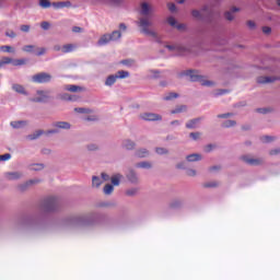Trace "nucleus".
<instances>
[{
	"label": "nucleus",
	"instance_id": "obj_53",
	"mask_svg": "<svg viewBox=\"0 0 280 280\" xmlns=\"http://www.w3.org/2000/svg\"><path fill=\"white\" fill-rule=\"evenodd\" d=\"M40 27L44 30H49V27H51V24H49V22H42Z\"/></svg>",
	"mask_w": 280,
	"mask_h": 280
},
{
	"label": "nucleus",
	"instance_id": "obj_13",
	"mask_svg": "<svg viewBox=\"0 0 280 280\" xmlns=\"http://www.w3.org/2000/svg\"><path fill=\"white\" fill-rule=\"evenodd\" d=\"M37 95H39V97L34 98L33 102H47V100H49V95H47L45 91H37Z\"/></svg>",
	"mask_w": 280,
	"mask_h": 280
},
{
	"label": "nucleus",
	"instance_id": "obj_20",
	"mask_svg": "<svg viewBox=\"0 0 280 280\" xmlns=\"http://www.w3.org/2000/svg\"><path fill=\"white\" fill-rule=\"evenodd\" d=\"M52 5H54V8L59 10L60 8H69V7H71V2H69V1H66V2H54Z\"/></svg>",
	"mask_w": 280,
	"mask_h": 280
},
{
	"label": "nucleus",
	"instance_id": "obj_16",
	"mask_svg": "<svg viewBox=\"0 0 280 280\" xmlns=\"http://www.w3.org/2000/svg\"><path fill=\"white\" fill-rule=\"evenodd\" d=\"M118 79H119V75L117 74H112L107 77L105 81L106 86H113V84H115V82H117Z\"/></svg>",
	"mask_w": 280,
	"mask_h": 280
},
{
	"label": "nucleus",
	"instance_id": "obj_34",
	"mask_svg": "<svg viewBox=\"0 0 280 280\" xmlns=\"http://www.w3.org/2000/svg\"><path fill=\"white\" fill-rule=\"evenodd\" d=\"M36 49V46L34 45H26L22 48V51H25L26 54H32Z\"/></svg>",
	"mask_w": 280,
	"mask_h": 280
},
{
	"label": "nucleus",
	"instance_id": "obj_47",
	"mask_svg": "<svg viewBox=\"0 0 280 280\" xmlns=\"http://www.w3.org/2000/svg\"><path fill=\"white\" fill-rule=\"evenodd\" d=\"M10 159H12V155L10 153L0 155V161H10Z\"/></svg>",
	"mask_w": 280,
	"mask_h": 280
},
{
	"label": "nucleus",
	"instance_id": "obj_5",
	"mask_svg": "<svg viewBox=\"0 0 280 280\" xmlns=\"http://www.w3.org/2000/svg\"><path fill=\"white\" fill-rule=\"evenodd\" d=\"M141 119L144 121H161L163 118L159 114L144 113L141 115Z\"/></svg>",
	"mask_w": 280,
	"mask_h": 280
},
{
	"label": "nucleus",
	"instance_id": "obj_41",
	"mask_svg": "<svg viewBox=\"0 0 280 280\" xmlns=\"http://www.w3.org/2000/svg\"><path fill=\"white\" fill-rule=\"evenodd\" d=\"M137 156H139L140 159H145V156H148V150L141 149L137 151Z\"/></svg>",
	"mask_w": 280,
	"mask_h": 280
},
{
	"label": "nucleus",
	"instance_id": "obj_9",
	"mask_svg": "<svg viewBox=\"0 0 280 280\" xmlns=\"http://www.w3.org/2000/svg\"><path fill=\"white\" fill-rule=\"evenodd\" d=\"M110 40H113V37L110 36V34H105V35L101 36V38L97 42V45L100 47H102L104 45H108V43H110Z\"/></svg>",
	"mask_w": 280,
	"mask_h": 280
},
{
	"label": "nucleus",
	"instance_id": "obj_24",
	"mask_svg": "<svg viewBox=\"0 0 280 280\" xmlns=\"http://www.w3.org/2000/svg\"><path fill=\"white\" fill-rule=\"evenodd\" d=\"M12 128H23V126H27V121L25 120H18V121H11Z\"/></svg>",
	"mask_w": 280,
	"mask_h": 280
},
{
	"label": "nucleus",
	"instance_id": "obj_38",
	"mask_svg": "<svg viewBox=\"0 0 280 280\" xmlns=\"http://www.w3.org/2000/svg\"><path fill=\"white\" fill-rule=\"evenodd\" d=\"M35 183H36V180H34V179L26 182L25 185L20 186L21 191H25V189H27V187H30V185H34Z\"/></svg>",
	"mask_w": 280,
	"mask_h": 280
},
{
	"label": "nucleus",
	"instance_id": "obj_36",
	"mask_svg": "<svg viewBox=\"0 0 280 280\" xmlns=\"http://www.w3.org/2000/svg\"><path fill=\"white\" fill-rule=\"evenodd\" d=\"M109 36L112 37V40H119V38H121V32L114 31Z\"/></svg>",
	"mask_w": 280,
	"mask_h": 280
},
{
	"label": "nucleus",
	"instance_id": "obj_37",
	"mask_svg": "<svg viewBox=\"0 0 280 280\" xmlns=\"http://www.w3.org/2000/svg\"><path fill=\"white\" fill-rule=\"evenodd\" d=\"M136 167H141L143 170H150V167H152V164H150L149 162H140L136 165Z\"/></svg>",
	"mask_w": 280,
	"mask_h": 280
},
{
	"label": "nucleus",
	"instance_id": "obj_26",
	"mask_svg": "<svg viewBox=\"0 0 280 280\" xmlns=\"http://www.w3.org/2000/svg\"><path fill=\"white\" fill-rule=\"evenodd\" d=\"M103 191L106 196H110V194H113V191H115V187L110 184H107V185H105Z\"/></svg>",
	"mask_w": 280,
	"mask_h": 280
},
{
	"label": "nucleus",
	"instance_id": "obj_58",
	"mask_svg": "<svg viewBox=\"0 0 280 280\" xmlns=\"http://www.w3.org/2000/svg\"><path fill=\"white\" fill-rule=\"evenodd\" d=\"M20 30L21 32H30V25H22Z\"/></svg>",
	"mask_w": 280,
	"mask_h": 280
},
{
	"label": "nucleus",
	"instance_id": "obj_2",
	"mask_svg": "<svg viewBox=\"0 0 280 280\" xmlns=\"http://www.w3.org/2000/svg\"><path fill=\"white\" fill-rule=\"evenodd\" d=\"M186 75L190 78L191 82H200L201 86H213V82L206 80L198 70H187Z\"/></svg>",
	"mask_w": 280,
	"mask_h": 280
},
{
	"label": "nucleus",
	"instance_id": "obj_31",
	"mask_svg": "<svg viewBox=\"0 0 280 280\" xmlns=\"http://www.w3.org/2000/svg\"><path fill=\"white\" fill-rule=\"evenodd\" d=\"M120 180H121V175H119V174L114 175V176L112 177V184H113L115 187H118Z\"/></svg>",
	"mask_w": 280,
	"mask_h": 280
},
{
	"label": "nucleus",
	"instance_id": "obj_12",
	"mask_svg": "<svg viewBox=\"0 0 280 280\" xmlns=\"http://www.w3.org/2000/svg\"><path fill=\"white\" fill-rule=\"evenodd\" d=\"M200 121L201 118H194L186 124V128L194 130L195 128H198V124H200Z\"/></svg>",
	"mask_w": 280,
	"mask_h": 280
},
{
	"label": "nucleus",
	"instance_id": "obj_6",
	"mask_svg": "<svg viewBox=\"0 0 280 280\" xmlns=\"http://www.w3.org/2000/svg\"><path fill=\"white\" fill-rule=\"evenodd\" d=\"M242 161L247 163V165H261V163H264L261 159L248 158L246 155L242 156Z\"/></svg>",
	"mask_w": 280,
	"mask_h": 280
},
{
	"label": "nucleus",
	"instance_id": "obj_23",
	"mask_svg": "<svg viewBox=\"0 0 280 280\" xmlns=\"http://www.w3.org/2000/svg\"><path fill=\"white\" fill-rule=\"evenodd\" d=\"M7 178L9 180H18V178H21V173L19 172L7 173Z\"/></svg>",
	"mask_w": 280,
	"mask_h": 280
},
{
	"label": "nucleus",
	"instance_id": "obj_42",
	"mask_svg": "<svg viewBox=\"0 0 280 280\" xmlns=\"http://www.w3.org/2000/svg\"><path fill=\"white\" fill-rule=\"evenodd\" d=\"M74 112L81 113V114H89V113H91V109L84 108V107H77V108H74Z\"/></svg>",
	"mask_w": 280,
	"mask_h": 280
},
{
	"label": "nucleus",
	"instance_id": "obj_22",
	"mask_svg": "<svg viewBox=\"0 0 280 280\" xmlns=\"http://www.w3.org/2000/svg\"><path fill=\"white\" fill-rule=\"evenodd\" d=\"M65 89L70 93H78V91H82V88L78 85H66Z\"/></svg>",
	"mask_w": 280,
	"mask_h": 280
},
{
	"label": "nucleus",
	"instance_id": "obj_32",
	"mask_svg": "<svg viewBox=\"0 0 280 280\" xmlns=\"http://www.w3.org/2000/svg\"><path fill=\"white\" fill-rule=\"evenodd\" d=\"M13 91H15L16 93H22V95H24L25 88H23V85H21V84H14L13 85Z\"/></svg>",
	"mask_w": 280,
	"mask_h": 280
},
{
	"label": "nucleus",
	"instance_id": "obj_51",
	"mask_svg": "<svg viewBox=\"0 0 280 280\" xmlns=\"http://www.w3.org/2000/svg\"><path fill=\"white\" fill-rule=\"evenodd\" d=\"M232 116H233V114L226 113V114H220V115H218V118H219V119H226L228 117H232Z\"/></svg>",
	"mask_w": 280,
	"mask_h": 280
},
{
	"label": "nucleus",
	"instance_id": "obj_57",
	"mask_svg": "<svg viewBox=\"0 0 280 280\" xmlns=\"http://www.w3.org/2000/svg\"><path fill=\"white\" fill-rule=\"evenodd\" d=\"M47 51V49L45 48H39V51L36 52V56H45V52Z\"/></svg>",
	"mask_w": 280,
	"mask_h": 280
},
{
	"label": "nucleus",
	"instance_id": "obj_45",
	"mask_svg": "<svg viewBox=\"0 0 280 280\" xmlns=\"http://www.w3.org/2000/svg\"><path fill=\"white\" fill-rule=\"evenodd\" d=\"M261 141H262V143H270V141H275V138L270 137V136H264L261 138Z\"/></svg>",
	"mask_w": 280,
	"mask_h": 280
},
{
	"label": "nucleus",
	"instance_id": "obj_11",
	"mask_svg": "<svg viewBox=\"0 0 280 280\" xmlns=\"http://www.w3.org/2000/svg\"><path fill=\"white\" fill-rule=\"evenodd\" d=\"M167 23L168 25H171V27H176L177 30H185V24H176V19L174 16H170L167 19Z\"/></svg>",
	"mask_w": 280,
	"mask_h": 280
},
{
	"label": "nucleus",
	"instance_id": "obj_52",
	"mask_svg": "<svg viewBox=\"0 0 280 280\" xmlns=\"http://www.w3.org/2000/svg\"><path fill=\"white\" fill-rule=\"evenodd\" d=\"M203 187H206V188L218 187V183L217 182L206 183V184H203Z\"/></svg>",
	"mask_w": 280,
	"mask_h": 280
},
{
	"label": "nucleus",
	"instance_id": "obj_64",
	"mask_svg": "<svg viewBox=\"0 0 280 280\" xmlns=\"http://www.w3.org/2000/svg\"><path fill=\"white\" fill-rule=\"evenodd\" d=\"M103 180H110V177L106 173H102Z\"/></svg>",
	"mask_w": 280,
	"mask_h": 280
},
{
	"label": "nucleus",
	"instance_id": "obj_60",
	"mask_svg": "<svg viewBox=\"0 0 280 280\" xmlns=\"http://www.w3.org/2000/svg\"><path fill=\"white\" fill-rule=\"evenodd\" d=\"M213 150V145L212 144H208L205 147V152H211Z\"/></svg>",
	"mask_w": 280,
	"mask_h": 280
},
{
	"label": "nucleus",
	"instance_id": "obj_3",
	"mask_svg": "<svg viewBox=\"0 0 280 280\" xmlns=\"http://www.w3.org/2000/svg\"><path fill=\"white\" fill-rule=\"evenodd\" d=\"M32 82L35 84H47V82H51V74L47 72H39L32 77Z\"/></svg>",
	"mask_w": 280,
	"mask_h": 280
},
{
	"label": "nucleus",
	"instance_id": "obj_46",
	"mask_svg": "<svg viewBox=\"0 0 280 280\" xmlns=\"http://www.w3.org/2000/svg\"><path fill=\"white\" fill-rule=\"evenodd\" d=\"M1 61H2V65H11V62L12 63L14 62V60H12V58L10 57H3Z\"/></svg>",
	"mask_w": 280,
	"mask_h": 280
},
{
	"label": "nucleus",
	"instance_id": "obj_55",
	"mask_svg": "<svg viewBox=\"0 0 280 280\" xmlns=\"http://www.w3.org/2000/svg\"><path fill=\"white\" fill-rule=\"evenodd\" d=\"M72 32H73L74 34H80V32H82V27H80V26H74V27H72Z\"/></svg>",
	"mask_w": 280,
	"mask_h": 280
},
{
	"label": "nucleus",
	"instance_id": "obj_1",
	"mask_svg": "<svg viewBox=\"0 0 280 280\" xmlns=\"http://www.w3.org/2000/svg\"><path fill=\"white\" fill-rule=\"evenodd\" d=\"M139 27H141L142 34H147V36H152V38H155V40L159 43V34L154 31H150V25H152V22L148 18H141L138 22Z\"/></svg>",
	"mask_w": 280,
	"mask_h": 280
},
{
	"label": "nucleus",
	"instance_id": "obj_35",
	"mask_svg": "<svg viewBox=\"0 0 280 280\" xmlns=\"http://www.w3.org/2000/svg\"><path fill=\"white\" fill-rule=\"evenodd\" d=\"M237 122L235 120H225L222 124L223 128H233V126H235Z\"/></svg>",
	"mask_w": 280,
	"mask_h": 280
},
{
	"label": "nucleus",
	"instance_id": "obj_62",
	"mask_svg": "<svg viewBox=\"0 0 280 280\" xmlns=\"http://www.w3.org/2000/svg\"><path fill=\"white\" fill-rule=\"evenodd\" d=\"M187 176H196V171L195 170H188L187 171Z\"/></svg>",
	"mask_w": 280,
	"mask_h": 280
},
{
	"label": "nucleus",
	"instance_id": "obj_4",
	"mask_svg": "<svg viewBox=\"0 0 280 280\" xmlns=\"http://www.w3.org/2000/svg\"><path fill=\"white\" fill-rule=\"evenodd\" d=\"M58 205V199L54 197H48L44 200V209L46 211H54Z\"/></svg>",
	"mask_w": 280,
	"mask_h": 280
},
{
	"label": "nucleus",
	"instance_id": "obj_19",
	"mask_svg": "<svg viewBox=\"0 0 280 280\" xmlns=\"http://www.w3.org/2000/svg\"><path fill=\"white\" fill-rule=\"evenodd\" d=\"M61 100H63L65 102H75V100H78V97L75 95L63 93V94H61Z\"/></svg>",
	"mask_w": 280,
	"mask_h": 280
},
{
	"label": "nucleus",
	"instance_id": "obj_40",
	"mask_svg": "<svg viewBox=\"0 0 280 280\" xmlns=\"http://www.w3.org/2000/svg\"><path fill=\"white\" fill-rule=\"evenodd\" d=\"M92 185H93V187H100V185H102V179H100V177H97V176H94L92 178Z\"/></svg>",
	"mask_w": 280,
	"mask_h": 280
},
{
	"label": "nucleus",
	"instance_id": "obj_15",
	"mask_svg": "<svg viewBox=\"0 0 280 280\" xmlns=\"http://www.w3.org/2000/svg\"><path fill=\"white\" fill-rule=\"evenodd\" d=\"M54 128H61L62 130H69L71 128V125L67 121H57L52 124Z\"/></svg>",
	"mask_w": 280,
	"mask_h": 280
},
{
	"label": "nucleus",
	"instance_id": "obj_49",
	"mask_svg": "<svg viewBox=\"0 0 280 280\" xmlns=\"http://www.w3.org/2000/svg\"><path fill=\"white\" fill-rule=\"evenodd\" d=\"M190 138L194 139V141H198V139H200V132H191Z\"/></svg>",
	"mask_w": 280,
	"mask_h": 280
},
{
	"label": "nucleus",
	"instance_id": "obj_50",
	"mask_svg": "<svg viewBox=\"0 0 280 280\" xmlns=\"http://www.w3.org/2000/svg\"><path fill=\"white\" fill-rule=\"evenodd\" d=\"M5 36L9 38H16V33H14V31H7Z\"/></svg>",
	"mask_w": 280,
	"mask_h": 280
},
{
	"label": "nucleus",
	"instance_id": "obj_43",
	"mask_svg": "<svg viewBox=\"0 0 280 280\" xmlns=\"http://www.w3.org/2000/svg\"><path fill=\"white\" fill-rule=\"evenodd\" d=\"M117 75L118 78H120V80H124V78H128L130 75V72L121 70V71H118Z\"/></svg>",
	"mask_w": 280,
	"mask_h": 280
},
{
	"label": "nucleus",
	"instance_id": "obj_54",
	"mask_svg": "<svg viewBox=\"0 0 280 280\" xmlns=\"http://www.w3.org/2000/svg\"><path fill=\"white\" fill-rule=\"evenodd\" d=\"M167 8H168L170 12H174V11L176 10V4H174V3H168V4H167Z\"/></svg>",
	"mask_w": 280,
	"mask_h": 280
},
{
	"label": "nucleus",
	"instance_id": "obj_44",
	"mask_svg": "<svg viewBox=\"0 0 280 280\" xmlns=\"http://www.w3.org/2000/svg\"><path fill=\"white\" fill-rule=\"evenodd\" d=\"M39 5L42 8H50L51 7V2H49V0H40L39 1Z\"/></svg>",
	"mask_w": 280,
	"mask_h": 280
},
{
	"label": "nucleus",
	"instance_id": "obj_14",
	"mask_svg": "<svg viewBox=\"0 0 280 280\" xmlns=\"http://www.w3.org/2000/svg\"><path fill=\"white\" fill-rule=\"evenodd\" d=\"M277 80L276 78L272 77H258L257 82L258 84H270V82H275Z\"/></svg>",
	"mask_w": 280,
	"mask_h": 280
},
{
	"label": "nucleus",
	"instance_id": "obj_21",
	"mask_svg": "<svg viewBox=\"0 0 280 280\" xmlns=\"http://www.w3.org/2000/svg\"><path fill=\"white\" fill-rule=\"evenodd\" d=\"M233 12H240V9L234 7L231 9V11L225 12V19L228 21H233V19H234Z\"/></svg>",
	"mask_w": 280,
	"mask_h": 280
},
{
	"label": "nucleus",
	"instance_id": "obj_28",
	"mask_svg": "<svg viewBox=\"0 0 280 280\" xmlns=\"http://www.w3.org/2000/svg\"><path fill=\"white\" fill-rule=\"evenodd\" d=\"M127 178L130 180V183H137V180H139L135 171H130L127 175Z\"/></svg>",
	"mask_w": 280,
	"mask_h": 280
},
{
	"label": "nucleus",
	"instance_id": "obj_33",
	"mask_svg": "<svg viewBox=\"0 0 280 280\" xmlns=\"http://www.w3.org/2000/svg\"><path fill=\"white\" fill-rule=\"evenodd\" d=\"M185 110H187V106L180 105L177 108L173 109L171 113H172V115H176V114L183 113Z\"/></svg>",
	"mask_w": 280,
	"mask_h": 280
},
{
	"label": "nucleus",
	"instance_id": "obj_63",
	"mask_svg": "<svg viewBox=\"0 0 280 280\" xmlns=\"http://www.w3.org/2000/svg\"><path fill=\"white\" fill-rule=\"evenodd\" d=\"M279 153H280V150H279V149L271 150V151L269 152V154H270L271 156H275V154H279Z\"/></svg>",
	"mask_w": 280,
	"mask_h": 280
},
{
	"label": "nucleus",
	"instance_id": "obj_10",
	"mask_svg": "<svg viewBox=\"0 0 280 280\" xmlns=\"http://www.w3.org/2000/svg\"><path fill=\"white\" fill-rule=\"evenodd\" d=\"M208 7H203L201 11L192 10L191 15L194 19H198L199 21L202 20V16H205V12H207Z\"/></svg>",
	"mask_w": 280,
	"mask_h": 280
},
{
	"label": "nucleus",
	"instance_id": "obj_48",
	"mask_svg": "<svg viewBox=\"0 0 280 280\" xmlns=\"http://www.w3.org/2000/svg\"><path fill=\"white\" fill-rule=\"evenodd\" d=\"M155 152H156V154H167V149L156 148Z\"/></svg>",
	"mask_w": 280,
	"mask_h": 280
},
{
	"label": "nucleus",
	"instance_id": "obj_29",
	"mask_svg": "<svg viewBox=\"0 0 280 280\" xmlns=\"http://www.w3.org/2000/svg\"><path fill=\"white\" fill-rule=\"evenodd\" d=\"M0 50L3 51L4 54H14V47L12 46H1Z\"/></svg>",
	"mask_w": 280,
	"mask_h": 280
},
{
	"label": "nucleus",
	"instance_id": "obj_56",
	"mask_svg": "<svg viewBox=\"0 0 280 280\" xmlns=\"http://www.w3.org/2000/svg\"><path fill=\"white\" fill-rule=\"evenodd\" d=\"M262 32L264 34H270V32H272V28H270V26H264Z\"/></svg>",
	"mask_w": 280,
	"mask_h": 280
},
{
	"label": "nucleus",
	"instance_id": "obj_61",
	"mask_svg": "<svg viewBox=\"0 0 280 280\" xmlns=\"http://www.w3.org/2000/svg\"><path fill=\"white\" fill-rule=\"evenodd\" d=\"M113 5H119L124 0H109Z\"/></svg>",
	"mask_w": 280,
	"mask_h": 280
},
{
	"label": "nucleus",
	"instance_id": "obj_59",
	"mask_svg": "<svg viewBox=\"0 0 280 280\" xmlns=\"http://www.w3.org/2000/svg\"><path fill=\"white\" fill-rule=\"evenodd\" d=\"M247 27H249V30H255V23L253 21H248Z\"/></svg>",
	"mask_w": 280,
	"mask_h": 280
},
{
	"label": "nucleus",
	"instance_id": "obj_8",
	"mask_svg": "<svg viewBox=\"0 0 280 280\" xmlns=\"http://www.w3.org/2000/svg\"><path fill=\"white\" fill-rule=\"evenodd\" d=\"M78 49V45L75 44H66L61 46V52L63 54H71V51H75Z\"/></svg>",
	"mask_w": 280,
	"mask_h": 280
},
{
	"label": "nucleus",
	"instance_id": "obj_27",
	"mask_svg": "<svg viewBox=\"0 0 280 280\" xmlns=\"http://www.w3.org/2000/svg\"><path fill=\"white\" fill-rule=\"evenodd\" d=\"M44 132L45 131H43V130H37L33 135L27 136V139H30V141H34L35 139H38V137L44 135Z\"/></svg>",
	"mask_w": 280,
	"mask_h": 280
},
{
	"label": "nucleus",
	"instance_id": "obj_39",
	"mask_svg": "<svg viewBox=\"0 0 280 280\" xmlns=\"http://www.w3.org/2000/svg\"><path fill=\"white\" fill-rule=\"evenodd\" d=\"M126 150H133L135 149V142L130 141V140H126L124 143Z\"/></svg>",
	"mask_w": 280,
	"mask_h": 280
},
{
	"label": "nucleus",
	"instance_id": "obj_25",
	"mask_svg": "<svg viewBox=\"0 0 280 280\" xmlns=\"http://www.w3.org/2000/svg\"><path fill=\"white\" fill-rule=\"evenodd\" d=\"M176 97H178V93L170 92L163 97V100L164 102H171V100H176Z\"/></svg>",
	"mask_w": 280,
	"mask_h": 280
},
{
	"label": "nucleus",
	"instance_id": "obj_17",
	"mask_svg": "<svg viewBox=\"0 0 280 280\" xmlns=\"http://www.w3.org/2000/svg\"><path fill=\"white\" fill-rule=\"evenodd\" d=\"M140 14H142V16H148V14H150V4H148L147 2H143L141 4Z\"/></svg>",
	"mask_w": 280,
	"mask_h": 280
},
{
	"label": "nucleus",
	"instance_id": "obj_30",
	"mask_svg": "<svg viewBox=\"0 0 280 280\" xmlns=\"http://www.w3.org/2000/svg\"><path fill=\"white\" fill-rule=\"evenodd\" d=\"M23 65H27V59L13 60V67H23Z\"/></svg>",
	"mask_w": 280,
	"mask_h": 280
},
{
	"label": "nucleus",
	"instance_id": "obj_7",
	"mask_svg": "<svg viewBox=\"0 0 280 280\" xmlns=\"http://www.w3.org/2000/svg\"><path fill=\"white\" fill-rule=\"evenodd\" d=\"M166 49H170V51H177L179 56H183V54L187 51V48L182 45H166Z\"/></svg>",
	"mask_w": 280,
	"mask_h": 280
},
{
	"label": "nucleus",
	"instance_id": "obj_18",
	"mask_svg": "<svg viewBox=\"0 0 280 280\" xmlns=\"http://www.w3.org/2000/svg\"><path fill=\"white\" fill-rule=\"evenodd\" d=\"M187 161L189 163H194V161H201L202 160V155L198 154V153H192L190 155H187Z\"/></svg>",
	"mask_w": 280,
	"mask_h": 280
}]
</instances>
